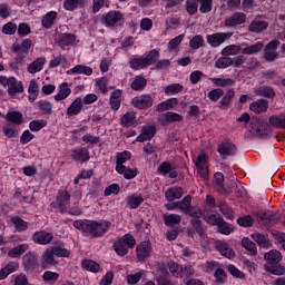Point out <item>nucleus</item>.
<instances>
[{
  "label": "nucleus",
  "instance_id": "nucleus-35",
  "mask_svg": "<svg viewBox=\"0 0 285 285\" xmlns=\"http://www.w3.org/2000/svg\"><path fill=\"white\" fill-rule=\"evenodd\" d=\"M239 52H242V45H229L222 50L220 55H223V57H235L239 55Z\"/></svg>",
  "mask_w": 285,
  "mask_h": 285
},
{
  "label": "nucleus",
  "instance_id": "nucleus-25",
  "mask_svg": "<svg viewBox=\"0 0 285 285\" xmlns=\"http://www.w3.org/2000/svg\"><path fill=\"white\" fill-rule=\"evenodd\" d=\"M233 97H235V89L227 90L225 96L219 101L218 108H220V110H227V108H230V105L233 104Z\"/></svg>",
  "mask_w": 285,
  "mask_h": 285
},
{
  "label": "nucleus",
  "instance_id": "nucleus-4",
  "mask_svg": "<svg viewBox=\"0 0 285 285\" xmlns=\"http://www.w3.org/2000/svg\"><path fill=\"white\" fill-rule=\"evenodd\" d=\"M233 37V32H217L207 36V43L212 46V48H219L222 43H225Z\"/></svg>",
  "mask_w": 285,
  "mask_h": 285
},
{
  "label": "nucleus",
  "instance_id": "nucleus-55",
  "mask_svg": "<svg viewBox=\"0 0 285 285\" xmlns=\"http://www.w3.org/2000/svg\"><path fill=\"white\" fill-rule=\"evenodd\" d=\"M68 63V59L65 56H53L49 61V68H59V66H66Z\"/></svg>",
  "mask_w": 285,
  "mask_h": 285
},
{
  "label": "nucleus",
  "instance_id": "nucleus-29",
  "mask_svg": "<svg viewBox=\"0 0 285 285\" xmlns=\"http://www.w3.org/2000/svg\"><path fill=\"white\" fill-rule=\"evenodd\" d=\"M121 95L122 91L120 89L111 92L109 104L112 110H119V108H121Z\"/></svg>",
  "mask_w": 285,
  "mask_h": 285
},
{
  "label": "nucleus",
  "instance_id": "nucleus-3",
  "mask_svg": "<svg viewBox=\"0 0 285 285\" xmlns=\"http://www.w3.org/2000/svg\"><path fill=\"white\" fill-rule=\"evenodd\" d=\"M124 20V13L121 11H109L108 13L104 14L100 19L101 23L104 26H107V28H112L114 26H117L119 21Z\"/></svg>",
  "mask_w": 285,
  "mask_h": 285
},
{
  "label": "nucleus",
  "instance_id": "nucleus-44",
  "mask_svg": "<svg viewBox=\"0 0 285 285\" xmlns=\"http://www.w3.org/2000/svg\"><path fill=\"white\" fill-rule=\"evenodd\" d=\"M218 208L226 219H233V217H235V212H233V208H230L226 202L220 200Z\"/></svg>",
  "mask_w": 285,
  "mask_h": 285
},
{
  "label": "nucleus",
  "instance_id": "nucleus-20",
  "mask_svg": "<svg viewBox=\"0 0 285 285\" xmlns=\"http://www.w3.org/2000/svg\"><path fill=\"white\" fill-rule=\"evenodd\" d=\"M264 259L269 266L277 265L282 262V253L277 249H272L268 253H265Z\"/></svg>",
  "mask_w": 285,
  "mask_h": 285
},
{
  "label": "nucleus",
  "instance_id": "nucleus-18",
  "mask_svg": "<svg viewBox=\"0 0 285 285\" xmlns=\"http://www.w3.org/2000/svg\"><path fill=\"white\" fill-rule=\"evenodd\" d=\"M249 110L255 112V115H262V112H266L268 110V100L259 99L249 105Z\"/></svg>",
  "mask_w": 285,
  "mask_h": 285
},
{
  "label": "nucleus",
  "instance_id": "nucleus-14",
  "mask_svg": "<svg viewBox=\"0 0 285 285\" xmlns=\"http://www.w3.org/2000/svg\"><path fill=\"white\" fill-rule=\"evenodd\" d=\"M250 132L256 137H264L271 132V128L268 127V124L263 121H257L252 124Z\"/></svg>",
  "mask_w": 285,
  "mask_h": 285
},
{
  "label": "nucleus",
  "instance_id": "nucleus-57",
  "mask_svg": "<svg viewBox=\"0 0 285 285\" xmlns=\"http://www.w3.org/2000/svg\"><path fill=\"white\" fill-rule=\"evenodd\" d=\"M210 81L220 88H226L235 83V80L230 78H210Z\"/></svg>",
  "mask_w": 285,
  "mask_h": 285
},
{
  "label": "nucleus",
  "instance_id": "nucleus-46",
  "mask_svg": "<svg viewBox=\"0 0 285 285\" xmlns=\"http://www.w3.org/2000/svg\"><path fill=\"white\" fill-rule=\"evenodd\" d=\"M11 222L18 233H23L28 228V222L19 216L12 217Z\"/></svg>",
  "mask_w": 285,
  "mask_h": 285
},
{
  "label": "nucleus",
  "instance_id": "nucleus-9",
  "mask_svg": "<svg viewBox=\"0 0 285 285\" xmlns=\"http://www.w3.org/2000/svg\"><path fill=\"white\" fill-rule=\"evenodd\" d=\"M246 23V16L243 12H234L225 20L226 28H235V26H242Z\"/></svg>",
  "mask_w": 285,
  "mask_h": 285
},
{
  "label": "nucleus",
  "instance_id": "nucleus-22",
  "mask_svg": "<svg viewBox=\"0 0 285 285\" xmlns=\"http://www.w3.org/2000/svg\"><path fill=\"white\" fill-rule=\"evenodd\" d=\"M83 108V100L81 98H76L71 105L67 109V116L68 117H76V115H79Z\"/></svg>",
  "mask_w": 285,
  "mask_h": 285
},
{
  "label": "nucleus",
  "instance_id": "nucleus-5",
  "mask_svg": "<svg viewBox=\"0 0 285 285\" xmlns=\"http://www.w3.org/2000/svg\"><path fill=\"white\" fill-rule=\"evenodd\" d=\"M153 97L150 95H140L131 99V106L138 110H146L153 108Z\"/></svg>",
  "mask_w": 285,
  "mask_h": 285
},
{
  "label": "nucleus",
  "instance_id": "nucleus-56",
  "mask_svg": "<svg viewBox=\"0 0 285 285\" xmlns=\"http://www.w3.org/2000/svg\"><path fill=\"white\" fill-rule=\"evenodd\" d=\"M269 124L274 128H285V116H272L269 117Z\"/></svg>",
  "mask_w": 285,
  "mask_h": 285
},
{
  "label": "nucleus",
  "instance_id": "nucleus-59",
  "mask_svg": "<svg viewBox=\"0 0 285 285\" xmlns=\"http://www.w3.org/2000/svg\"><path fill=\"white\" fill-rule=\"evenodd\" d=\"M193 275H195V267L193 265L180 266V279H189Z\"/></svg>",
  "mask_w": 285,
  "mask_h": 285
},
{
  "label": "nucleus",
  "instance_id": "nucleus-31",
  "mask_svg": "<svg viewBox=\"0 0 285 285\" xmlns=\"http://www.w3.org/2000/svg\"><path fill=\"white\" fill-rule=\"evenodd\" d=\"M57 11H49L47 14H45L41 19L42 28H46L48 30L51 26H55V21H57Z\"/></svg>",
  "mask_w": 285,
  "mask_h": 285
},
{
  "label": "nucleus",
  "instance_id": "nucleus-1",
  "mask_svg": "<svg viewBox=\"0 0 285 285\" xmlns=\"http://www.w3.org/2000/svg\"><path fill=\"white\" fill-rule=\"evenodd\" d=\"M73 226L77 230H81L86 237L95 239L97 237H104L110 229V222L108 220H75Z\"/></svg>",
  "mask_w": 285,
  "mask_h": 285
},
{
  "label": "nucleus",
  "instance_id": "nucleus-37",
  "mask_svg": "<svg viewBox=\"0 0 285 285\" xmlns=\"http://www.w3.org/2000/svg\"><path fill=\"white\" fill-rule=\"evenodd\" d=\"M163 219L165 226H177V224H181V215L179 214H164Z\"/></svg>",
  "mask_w": 285,
  "mask_h": 285
},
{
  "label": "nucleus",
  "instance_id": "nucleus-10",
  "mask_svg": "<svg viewBox=\"0 0 285 285\" xmlns=\"http://www.w3.org/2000/svg\"><path fill=\"white\" fill-rule=\"evenodd\" d=\"M130 159H132V154L128 150L116 154V173H121L126 167L124 164Z\"/></svg>",
  "mask_w": 285,
  "mask_h": 285
},
{
  "label": "nucleus",
  "instance_id": "nucleus-48",
  "mask_svg": "<svg viewBox=\"0 0 285 285\" xmlns=\"http://www.w3.org/2000/svg\"><path fill=\"white\" fill-rule=\"evenodd\" d=\"M70 72L72 75H86L87 77H90V75H92V68L83 65H77L70 70Z\"/></svg>",
  "mask_w": 285,
  "mask_h": 285
},
{
  "label": "nucleus",
  "instance_id": "nucleus-53",
  "mask_svg": "<svg viewBox=\"0 0 285 285\" xmlns=\"http://www.w3.org/2000/svg\"><path fill=\"white\" fill-rule=\"evenodd\" d=\"M191 226H193V228L196 230V233H197L200 237H203V239H204V237H206V227H204V226L202 225V220H199V218H193V219H191Z\"/></svg>",
  "mask_w": 285,
  "mask_h": 285
},
{
  "label": "nucleus",
  "instance_id": "nucleus-7",
  "mask_svg": "<svg viewBox=\"0 0 285 285\" xmlns=\"http://www.w3.org/2000/svg\"><path fill=\"white\" fill-rule=\"evenodd\" d=\"M32 242L35 244H39L40 246H48L53 239L55 234L46 230L36 232L32 237Z\"/></svg>",
  "mask_w": 285,
  "mask_h": 285
},
{
  "label": "nucleus",
  "instance_id": "nucleus-16",
  "mask_svg": "<svg viewBox=\"0 0 285 285\" xmlns=\"http://www.w3.org/2000/svg\"><path fill=\"white\" fill-rule=\"evenodd\" d=\"M136 250L139 262H145L147 257H150V253L153 249L150 248L149 242H142L137 246Z\"/></svg>",
  "mask_w": 285,
  "mask_h": 285
},
{
  "label": "nucleus",
  "instance_id": "nucleus-39",
  "mask_svg": "<svg viewBox=\"0 0 285 285\" xmlns=\"http://www.w3.org/2000/svg\"><path fill=\"white\" fill-rule=\"evenodd\" d=\"M254 92L258 97H266L268 99L275 97V90H273V88L266 87V86L255 87Z\"/></svg>",
  "mask_w": 285,
  "mask_h": 285
},
{
  "label": "nucleus",
  "instance_id": "nucleus-26",
  "mask_svg": "<svg viewBox=\"0 0 285 285\" xmlns=\"http://www.w3.org/2000/svg\"><path fill=\"white\" fill-rule=\"evenodd\" d=\"M57 202L61 210H67L68 205L70 204V193L67 190H60L58 193Z\"/></svg>",
  "mask_w": 285,
  "mask_h": 285
},
{
  "label": "nucleus",
  "instance_id": "nucleus-43",
  "mask_svg": "<svg viewBox=\"0 0 285 285\" xmlns=\"http://www.w3.org/2000/svg\"><path fill=\"white\" fill-rule=\"evenodd\" d=\"M7 121L14 124V126H21L23 124V115L19 111H9L7 114Z\"/></svg>",
  "mask_w": 285,
  "mask_h": 285
},
{
  "label": "nucleus",
  "instance_id": "nucleus-2",
  "mask_svg": "<svg viewBox=\"0 0 285 285\" xmlns=\"http://www.w3.org/2000/svg\"><path fill=\"white\" fill-rule=\"evenodd\" d=\"M159 59V51L154 49L145 55L141 58H131L129 60V68L131 70H144V68H148V66H153Z\"/></svg>",
  "mask_w": 285,
  "mask_h": 285
},
{
  "label": "nucleus",
  "instance_id": "nucleus-17",
  "mask_svg": "<svg viewBox=\"0 0 285 285\" xmlns=\"http://www.w3.org/2000/svg\"><path fill=\"white\" fill-rule=\"evenodd\" d=\"M20 265L19 262H9L3 268L0 269V282L6 279L8 275H12V273H17L19 271Z\"/></svg>",
  "mask_w": 285,
  "mask_h": 285
},
{
  "label": "nucleus",
  "instance_id": "nucleus-45",
  "mask_svg": "<svg viewBox=\"0 0 285 285\" xmlns=\"http://www.w3.org/2000/svg\"><path fill=\"white\" fill-rule=\"evenodd\" d=\"M268 28V22L262 20H254L249 27V32H262V30H266Z\"/></svg>",
  "mask_w": 285,
  "mask_h": 285
},
{
  "label": "nucleus",
  "instance_id": "nucleus-28",
  "mask_svg": "<svg viewBox=\"0 0 285 285\" xmlns=\"http://www.w3.org/2000/svg\"><path fill=\"white\" fill-rule=\"evenodd\" d=\"M148 86V80L146 77L138 75L135 77L134 81L130 85L131 90H135L136 92H139V90H144Z\"/></svg>",
  "mask_w": 285,
  "mask_h": 285
},
{
  "label": "nucleus",
  "instance_id": "nucleus-61",
  "mask_svg": "<svg viewBox=\"0 0 285 285\" xmlns=\"http://www.w3.org/2000/svg\"><path fill=\"white\" fill-rule=\"evenodd\" d=\"M128 207L131 209L139 208L144 204V197L141 196H130L127 199Z\"/></svg>",
  "mask_w": 285,
  "mask_h": 285
},
{
  "label": "nucleus",
  "instance_id": "nucleus-47",
  "mask_svg": "<svg viewBox=\"0 0 285 285\" xmlns=\"http://www.w3.org/2000/svg\"><path fill=\"white\" fill-rule=\"evenodd\" d=\"M2 132L8 137V139H14L19 137V129L10 124L3 126Z\"/></svg>",
  "mask_w": 285,
  "mask_h": 285
},
{
  "label": "nucleus",
  "instance_id": "nucleus-19",
  "mask_svg": "<svg viewBox=\"0 0 285 285\" xmlns=\"http://www.w3.org/2000/svg\"><path fill=\"white\" fill-rule=\"evenodd\" d=\"M43 66H46V57H40L33 60L28 67L27 71L30 75H37V72H41L43 70Z\"/></svg>",
  "mask_w": 285,
  "mask_h": 285
},
{
  "label": "nucleus",
  "instance_id": "nucleus-27",
  "mask_svg": "<svg viewBox=\"0 0 285 285\" xmlns=\"http://www.w3.org/2000/svg\"><path fill=\"white\" fill-rule=\"evenodd\" d=\"M252 238L261 248H271V239L268 238V235L255 233L252 234Z\"/></svg>",
  "mask_w": 285,
  "mask_h": 285
},
{
  "label": "nucleus",
  "instance_id": "nucleus-51",
  "mask_svg": "<svg viewBox=\"0 0 285 285\" xmlns=\"http://www.w3.org/2000/svg\"><path fill=\"white\" fill-rule=\"evenodd\" d=\"M13 285H30V281L28 279V275L26 273H18L12 276Z\"/></svg>",
  "mask_w": 285,
  "mask_h": 285
},
{
  "label": "nucleus",
  "instance_id": "nucleus-50",
  "mask_svg": "<svg viewBox=\"0 0 285 285\" xmlns=\"http://www.w3.org/2000/svg\"><path fill=\"white\" fill-rule=\"evenodd\" d=\"M242 246L245 250H248L250 255H257V245L249 238L244 237L242 239Z\"/></svg>",
  "mask_w": 285,
  "mask_h": 285
},
{
  "label": "nucleus",
  "instance_id": "nucleus-49",
  "mask_svg": "<svg viewBox=\"0 0 285 285\" xmlns=\"http://www.w3.org/2000/svg\"><path fill=\"white\" fill-rule=\"evenodd\" d=\"M204 37L202 35L194 36L189 41V48L191 50H199V48H204Z\"/></svg>",
  "mask_w": 285,
  "mask_h": 285
},
{
  "label": "nucleus",
  "instance_id": "nucleus-58",
  "mask_svg": "<svg viewBox=\"0 0 285 285\" xmlns=\"http://www.w3.org/2000/svg\"><path fill=\"white\" fill-rule=\"evenodd\" d=\"M114 250L120 256L124 257L128 255V247L124 244L121 239L117 240L114 244Z\"/></svg>",
  "mask_w": 285,
  "mask_h": 285
},
{
  "label": "nucleus",
  "instance_id": "nucleus-23",
  "mask_svg": "<svg viewBox=\"0 0 285 285\" xmlns=\"http://www.w3.org/2000/svg\"><path fill=\"white\" fill-rule=\"evenodd\" d=\"M55 252L48 247L41 256L42 266H55L58 264Z\"/></svg>",
  "mask_w": 285,
  "mask_h": 285
},
{
  "label": "nucleus",
  "instance_id": "nucleus-15",
  "mask_svg": "<svg viewBox=\"0 0 285 285\" xmlns=\"http://www.w3.org/2000/svg\"><path fill=\"white\" fill-rule=\"evenodd\" d=\"M184 197V188L179 186L169 187L165 191L166 202H175V199H181Z\"/></svg>",
  "mask_w": 285,
  "mask_h": 285
},
{
  "label": "nucleus",
  "instance_id": "nucleus-63",
  "mask_svg": "<svg viewBox=\"0 0 285 285\" xmlns=\"http://www.w3.org/2000/svg\"><path fill=\"white\" fill-rule=\"evenodd\" d=\"M122 171H117L119 175H124L125 179H135L136 175H138L137 168L124 167Z\"/></svg>",
  "mask_w": 285,
  "mask_h": 285
},
{
  "label": "nucleus",
  "instance_id": "nucleus-6",
  "mask_svg": "<svg viewBox=\"0 0 285 285\" xmlns=\"http://www.w3.org/2000/svg\"><path fill=\"white\" fill-rule=\"evenodd\" d=\"M277 48H279L278 40H272L269 43L266 45L263 56L265 61L273 62L276 61V59H278L279 53L277 52Z\"/></svg>",
  "mask_w": 285,
  "mask_h": 285
},
{
  "label": "nucleus",
  "instance_id": "nucleus-52",
  "mask_svg": "<svg viewBox=\"0 0 285 285\" xmlns=\"http://www.w3.org/2000/svg\"><path fill=\"white\" fill-rule=\"evenodd\" d=\"M262 48H264V42H256L255 45L243 48L242 52L243 55H257Z\"/></svg>",
  "mask_w": 285,
  "mask_h": 285
},
{
  "label": "nucleus",
  "instance_id": "nucleus-38",
  "mask_svg": "<svg viewBox=\"0 0 285 285\" xmlns=\"http://www.w3.org/2000/svg\"><path fill=\"white\" fill-rule=\"evenodd\" d=\"M71 158L75 161H88L90 159V151L88 149H76L72 151Z\"/></svg>",
  "mask_w": 285,
  "mask_h": 285
},
{
  "label": "nucleus",
  "instance_id": "nucleus-54",
  "mask_svg": "<svg viewBox=\"0 0 285 285\" xmlns=\"http://www.w3.org/2000/svg\"><path fill=\"white\" fill-rule=\"evenodd\" d=\"M83 6V0H65L63 1V8L65 10H69V12H72V10H77V8Z\"/></svg>",
  "mask_w": 285,
  "mask_h": 285
},
{
  "label": "nucleus",
  "instance_id": "nucleus-36",
  "mask_svg": "<svg viewBox=\"0 0 285 285\" xmlns=\"http://www.w3.org/2000/svg\"><path fill=\"white\" fill-rule=\"evenodd\" d=\"M30 248V245L28 244H21L16 247H13L11 250L8 252V257H11L12 259H17V257H21L26 250Z\"/></svg>",
  "mask_w": 285,
  "mask_h": 285
},
{
  "label": "nucleus",
  "instance_id": "nucleus-12",
  "mask_svg": "<svg viewBox=\"0 0 285 285\" xmlns=\"http://www.w3.org/2000/svg\"><path fill=\"white\" fill-rule=\"evenodd\" d=\"M215 248L223 255V257H227V259H233V257H235V252H233L230 245L224 240H217L215 243Z\"/></svg>",
  "mask_w": 285,
  "mask_h": 285
},
{
  "label": "nucleus",
  "instance_id": "nucleus-13",
  "mask_svg": "<svg viewBox=\"0 0 285 285\" xmlns=\"http://www.w3.org/2000/svg\"><path fill=\"white\" fill-rule=\"evenodd\" d=\"M156 132L157 128L155 126H142L141 132L137 137L136 141H139L140 144H144V141H150V139L155 137Z\"/></svg>",
  "mask_w": 285,
  "mask_h": 285
},
{
  "label": "nucleus",
  "instance_id": "nucleus-64",
  "mask_svg": "<svg viewBox=\"0 0 285 285\" xmlns=\"http://www.w3.org/2000/svg\"><path fill=\"white\" fill-rule=\"evenodd\" d=\"M215 66L219 69L228 68L229 66H233V58L228 56L222 57L215 62Z\"/></svg>",
  "mask_w": 285,
  "mask_h": 285
},
{
  "label": "nucleus",
  "instance_id": "nucleus-21",
  "mask_svg": "<svg viewBox=\"0 0 285 285\" xmlns=\"http://www.w3.org/2000/svg\"><path fill=\"white\" fill-rule=\"evenodd\" d=\"M8 92L10 97H14V95H20V92H23V83L14 79V77H10Z\"/></svg>",
  "mask_w": 285,
  "mask_h": 285
},
{
  "label": "nucleus",
  "instance_id": "nucleus-60",
  "mask_svg": "<svg viewBox=\"0 0 285 285\" xmlns=\"http://www.w3.org/2000/svg\"><path fill=\"white\" fill-rule=\"evenodd\" d=\"M264 268L272 275H285V267L282 265H264Z\"/></svg>",
  "mask_w": 285,
  "mask_h": 285
},
{
  "label": "nucleus",
  "instance_id": "nucleus-33",
  "mask_svg": "<svg viewBox=\"0 0 285 285\" xmlns=\"http://www.w3.org/2000/svg\"><path fill=\"white\" fill-rule=\"evenodd\" d=\"M72 92V89L68 87V83L63 82L59 87L58 94L55 96L56 101H63L65 99H68Z\"/></svg>",
  "mask_w": 285,
  "mask_h": 285
},
{
  "label": "nucleus",
  "instance_id": "nucleus-41",
  "mask_svg": "<svg viewBox=\"0 0 285 285\" xmlns=\"http://www.w3.org/2000/svg\"><path fill=\"white\" fill-rule=\"evenodd\" d=\"M177 104H178L177 98H170L157 105L156 110L157 112H164V110H170V108H175Z\"/></svg>",
  "mask_w": 285,
  "mask_h": 285
},
{
  "label": "nucleus",
  "instance_id": "nucleus-62",
  "mask_svg": "<svg viewBox=\"0 0 285 285\" xmlns=\"http://www.w3.org/2000/svg\"><path fill=\"white\" fill-rule=\"evenodd\" d=\"M184 90V86L181 83H171L165 87L166 95H179Z\"/></svg>",
  "mask_w": 285,
  "mask_h": 285
},
{
  "label": "nucleus",
  "instance_id": "nucleus-42",
  "mask_svg": "<svg viewBox=\"0 0 285 285\" xmlns=\"http://www.w3.org/2000/svg\"><path fill=\"white\" fill-rule=\"evenodd\" d=\"M81 266L85 271H89L90 273H99L101 268L99 263L91 259H83Z\"/></svg>",
  "mask_w": 285,
  "mask_h": 285
},
{
  "label": "nucleus",
  "instance_id": "nucleus-40",
  "mask_svg": "<svg viewBox=\"0 0 285 285\" xmlns=\"http://www.w3.org/2000/svg\"><path fill=\"white\" fill-rule=\"evenodd\" d=\"M257 222L259 224H271V223H275L276 219H275V214H273V212H261L257 214Z\"/></svg>",
  "mask_w": 285,
  "mask_h": 285
},
{
  "label": "nucleus",
  "instance_id": "nucleus-11",
  "mask_svg": "<svg viewBox=\"0 0 285 285\" xmlns=\"http://www.w3.org/2000/svg\"><path fill=\"white\" fill-rule=\"evenodd\" d=\"M76 37L72 33H62L57 39V45L61 48V50H66V48H70V46H75Z\"/></svg>",
  "mask_w": 285,
  "mask_h": 285
},
{
  "label": "nucleus",
  "instance_id": "nucleus-30",
  "mask_svg": "<svg viewBox=\"0 0 285 285\" xmlns=\"http://www.w3.org/2000/svg\"><path fill=\"white\" fill-rule=\"evenodd\" d=\"M214 188L220 195H226V187L224 186V174L216 173L214 175Z\"/></svg>",
  "mask_w": 285,
  "mask_h": 285
},
{
  "label": "nucleus",
  "instance_id": "nucleus-24",
  "mask_svg": "<svg viewBox=\"0 0 285 285\" xmlns=\"http://www.w3.org/2000/svg\"><path fill=\"white\" fill-rule=\"evenodd\" d=\"M137 124V114L135 111H128L120 118V125L124 128H130Z\"/></svg>",
  "mask_w": 285,
  "mask_h": 285
},
{
  "label": "nucleus",
  "instance_id": "nucleus-34",
  "mask_svg": "<svg viewBox=\"0 0 285 285\" xmlns=\"http://www.w3.org/2000/svg\"><path fill=\"white\" fill-rule=\"evenodd\" d=\"M50 248L53 250L56 257H70V250L66 248L63 243H57L53 246H50Z\"/></svg>",
  "mask_w": 285,
  "mask_h": 285
},
{
  "label": "nucleus",
  "instance_id": "nucleus-32",
  "mask_svg": "<svg viewBox=\"0 0 285 285\" xmlns=\"http://www.w3.org/2000/svg\"><path fill=\"white\" fill-rule=\"evenodd\" d=\"M193 197L190 195L185 196L181 200L176 202V206L184 215H188L189 208L193 206Z\"/></svg>",
  "mask_w": 285,
  "mask_h": 285
},
{
  "label": "nucleus",
  "instance_id": "nucleus-8",
  "mask_svg": "<svg viewBox=\"0 0 285 285\" xmlns=\"http://www.w3.org/2000/svg\"><path fill=\"white\" fill-rule=\"evenodd\" d=\"M217 150L224 159L237 155V146L233 142H222L218 145Z\"/></svg>",
  "mask_w": 285,
  "mask_h": 285
}]
</instances>
